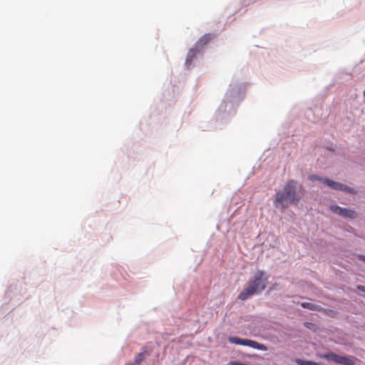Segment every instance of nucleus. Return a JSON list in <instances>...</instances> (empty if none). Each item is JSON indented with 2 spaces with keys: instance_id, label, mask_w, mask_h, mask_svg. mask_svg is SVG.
I'll use <instances>...</instances> for the list:
<instances>
[{
  "instance_id": "obj_1",
  "label": "nucleus",
  "mask_w": 365,
  "mask_h": 365,
  "mask_svg": "<svg viewBox=\"0 0 365 365\" xmlns=\"http://www.w3.org/2000/svg\"><path fill=\"white\" fill-rule=\"evenodd\" d=\"M245 83L237 81L231 82L212 120L214 124L212 129H221L235 115L237 108L245 98Z\"/></svg>"
},
{
  "instance_id": "obj_2",
  "label": "nucleus",
  "mask_w": 365,
  "mask_h": 365,
  "mask_svg": "<svg viewBox=\"0 0 365 365\" xmlns=\"http://www.w3.org/2000/svg\"><path fill=\"white\" fill-rule=\"evenodd\" d=\"M305 193L303 185L297 180H288L282 190L275 192L273 205L280 210L287 209L289 205L297 206Z\"/></svg>"
},
{
  "instance_id": "obj_3",
  "label": "nucleus",
  "mask_w": 365,
  "mask_h": 365,
  "mask_svg": "<svg viewBox=\"0 0 365 365\" xmlns=\"http://www.w3.org/2000/svg\"><path fill=\"white\" fill-rule=\"evenodd\" d=\"M269 274L264 269L257 271L250 279L247 286L239 294L237 299L245 301L252 296L259 295L266 289Z\"/></svg>"
},
{
  "instance_id": "obj_4",
  "label": "nucleus",
  "mask_w": 365,
  "mask_h": 365,
  "mask_svg": "<svg viewBox=\"0 0 365 365\" xmlns=\"http://www.w3.org/2000/svg\"><path fill=\"white\" fill-rule=\"evenodd\" d=\"M319 356L322 359H324L329 361H333L337 364L356 365V362L352 359V356L347 355H339L332 351L320 354H319Z\"/></svg>"
},
{
  "instance_id": "obj_5",
  "label": "nucleus",
  "mask_w": 365,
  "mask_h": 365,
  "mask_svg": "<svg viewBox=\"0 0 365 365\" xmlns=\"http://www.w3.org/2000/svg\"><path fill=\"white\" fill-rule=\"evenodd\" d=\"M329 210L332 212L344 218L355 219L358 216L356 212L354 209L340 207L336 204L331 205L329 206Z\"/></svg>"
},
{
  "instance_id": "obj_6",
  "label": "nucleus",
  "mask_w": 365,
  "mask_h": 365,
  "mask_svg": "<svg viewBox=\"0 0 365 365\" xmlns=\"http://www.w3.org/2000/svg\"><path fill=\"white\" fill-rule=\"evenodd\" d=\"M202 56V54L198 53L197 51L195 48L192 47L190 48L187 53L185 61V68L187 70H190L194 68L195 64L194 61L198 58V57Z\"/></svg>"
},
{
  "instance_id": "obj_7",
  "label": "nucleus",
  "mask_w": 365,
  "mask_h": 365,
  "mask_svg": "<svg viewBox=\"0 0 365 365\" xmlns=\"http://www.w3.org/2000/svg\"><path fill=\"white\" fill-rule=\"evenodd\" d=\"M329 187L333 190H339L349 193L350 195H354L358 193V191L355 188L349 187L347 185L341 183L340 182L335 181L332 179L331 181L330 182Z\"/></svg>"
},
{
  "instance_id": "obj_8",
  "label": "nucleus",
  "mask_w": 365,
  "mask_h": 365,
  "mask_svg": "<svg viewBox=\"0 0 365 365\" xmlns=\"http://www.w3.org/2000/svg\"><path fill=\"white\" fill-rule=\"evenodd\" d=\"M212 35L210 33L205 34L194 44L192 47L195 48L198 53L203 55L205 46L212 40Z\"/></svg>"
},
{
  "instance_id": "obj_9",
  "label": "nucleus",
  "mask_w": 365,
  "mask_h": 365,
  "mask_svg": "<svg viewBox=\"0 0 365 365\" xmlns=\"http://www.w3.org/2000/svg\"><path fill=\"white\" fill-rule=\"evenodd\" d=\"M151 349L148 346H143L141 347L140 352L135 355L133 361L135 365H140L143 360L150 356Z\"/></svg>"
},
{
  "instance_id": "obj_10",
  "label": "nucleus",
  "mask_w": 365,
  "mask_h": 365,
  "mask_svg": "<svg viewBox=\"0 0 365 365\" xmlns=\"http://www.w3.org/2000/svg\"><path fill=\"white\" fill-rule=\"evenodd\" d=\"M16 284H11L6 291V297L9 298L10 301L13 302L14 304H20L22 302L21 298H19L16 294Z\"/></svg>"
},
{
  "instance_id": "obj_11",
  "label": "nucleus",
  "mask_w": 365,
  "mask_h": 365,
  "mask_svg": "<svg viewBox=\"0 0 365 365\" xmlns=\"http://www.w3.org/2000/svg\"><path fill=\"white\" fill-rule=\"evenodd\" d=\"M292 361L295 362L297 365H322L321 363L306 359L295 358L294 356H287Z\"/></svg>"
},
{
  "instance_id": "obj_12",
  "label": "nucleus",
  "mask_w": 365,
  "mask_h": 365,
  "mask_svg": "<svg viewBox=\"0 0 365 365\" xmlns=\"http://www.w3.org/2000/svg\"><path fill=\"white\" fill-rule=\"evenodd\" d=\"M227 340L230 344L247 346V342L249 339L240 338L237 336H228Z\"/></svg>"
},
{
  "instance_id": "obj_13",
  "label": "nucleus",
  "mask_w": 365,
  "mask_h": 365,
  "mask_svg": "<svg viewBox=\"0 0 365 365\" xmlns=\"http://www.w3.org/2000/svg\"><path fill=\"white\" fill-rule=\"evenodd\" d=\"M308 179L311 181H319L326 185L329 187L330 182L331 181V178L327 177H322L317 174H312L308 176Z\"/></svg>"
},
{
  "instance_id": "obj_14",
  "label": "nucleus",
  "mask_w": 365,
  "mask_h": 365,
  "mask_svg": "<svg viewBox=\"0 0 365 365\" xmlns=\"http://www.w3.org/2000/svg\"><path fill=\"white\" fill-rule=\"evenodd\" d=\"M247 346L251 347L254 349L259 350V351H267V346L262 343H259L257 341L249 339L247 342Z\"/></svg>"
},
{
  "instance_id": "obj_15",
  "label": "nucleus",
  "mask_w": 365,
  "mask_h": 365,
  "mask_svg": "<svg viewBox=\"0 0 365 365\" xmlns=\"http://www.w3.org/2000/svg\"><path fill=\"white\" fill-rule=\"evenodd\" d=\"M300 306L306 309H309L311 311H321L322 309V307L320 305L313 304L308 302H301Z\"/></svg>"
},
{
  "instance_id": "obj_16",
  "label": "nucleus",
  "mask_w": 365,
  "mask_h": 365,
  "mask_svg": "<svg viewBox=\"0 0 365 365\" xmlns=\"http://www.w3.org/2000/svg\"><path fill=\"white\" fill-rule=\"evenodd\" d=\"M228 365H250V364H245V363H242V362L238 361H230L228 363Z\"/></svg>"
},
{
  "instance_id": "obj_17",
  "label": "nucleus",
  "mask_w": 365,
  "mask_h": 365,
  "mask_svg": "<svg viewBox=\"0 0 365 365\" xmlns=\"http://www.w3.org/2000/svg\"><path fill=\"white\" fill-rule=\"evenodd\" d=\"M357 289H358V290L365 293V286H364V285H358L357 286Z\"/></svg>"
},
{
  "instance_id": "obj_18",
  "label": "nucleus",
  "mask_w": 365,
  "mask_h": 365,
  "mask_svg": "<svg viewBox=\"0 0 365 365\" xmlns=\"http://www.w3.org/2000/svg\"><path fill=\"white\" fill-rule=\"evenodd\" d=\"M358 259L362 262H365V255H359L358 256Z\"/></svg>"
},
{
  "instance_id": "obj_19",
  "label": "nucleus",
  "mask_w": 365,
  "mask_h": 365,
  "mask_svg": "<svg viewBox=\"0 0 365 365\" xmlns=\"http://www.w3.org/2000/svg\"><path fill=\"white\" fill-rule=\"evenodd\" d=\"M327 150H329V151H331V152H334L335 151V149L334 148H333L332 146H327Z\"/></svg>"
},
{
  "instance_id": "obj_20",
  "label": "nucleus",
  "mask_w": 365,
  "mask_h": 365,
  "mask_svg": "<svg viewBox=\"0 0 365 365\" xmlns=\"http://www.w3.org/2000/svg\"><path fill=\"white\" fill-rule=\"evenodd\" d=\"M125 365H135V364L132 361H129V362L126 363Z\"/></svg>"
},
{
  "instance_id": "obj_21",
  "label": "nucleus",
  "mask_w": 365,
  "mask_h": 365,
  "mask_svg": "<svg viewBox=\"0 0 365 365\" xmlns=\"http://www.w3.org/2000/svg\"><path fill=\"white\" fill-rule=\"evenodd\" d=\"M308 324H311V323H310V322H305V323H304V325H305V327H308Z\"/></svg>"
},
{
  "instance_id": "obj_22",
  "label": "nucleus",
  "mask_w": 365,
  "mask_h": 365,
  "mask_svg": "<svg viewBox=\"0 0 365 365\" xmlns=\"http://www.w3.org/2000/svg\"><path fill=\"white\" fill-rule=\"evenodd\" d=\"M364 96L365 98V89H364Z\"/></svg>"
}]
</instances>
